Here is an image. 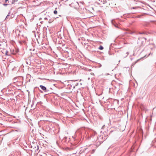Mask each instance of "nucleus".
Instances as JSON below:
<instances>
[{"instance_id":"f257e3e1","label":"nucleus","mask_w":156,"mask_h":156,"mask_svg":"<svg viewBox=\"0 0 156 156\" xmlns=\"http://www.w3.org/2000/svg\"><path fill=\"white\" fill-rule=\"evenodd\" d=\"M14 17V15L13 13H11L10 11L8 15L6 17L5 19L6 20H9L10 19L13 18Z\"/></svg>"},{"instance_id":"f03ea898","label":"nucleus","mask_w":156,"mask_h":156,"mask_svg":"<svg viewBox=\"0 0 156 156\" xmlns=\"http://www.w3.org/2000/svg\"><path fill=\"white\" fill-rule=\"evenodd\" d=\"M40 87L44 92H48L49 91V90H47L45 86L41 85L40 86Z\"/></svg>"},{"instance_id":"7ed1b4c3","label":"nucleus","mask_w":156,"mask_h":156,"mask_svg":"<svg viewBox=\"0 0 156 156\" xmlns=\"http://www.w3.org/2000/svg\"><path fill=\"white\" fill-rule=\"evenodd\" d=\"M54 20V18H51V19H50L49 20V21H48V23H51Z\"/></svg>"},{"instance_id":"20e7f679","label":"nucleus","mask_w":156,"mask_h":156,"mask_svg":"<svg viewBox=\"0 0 156 156\" xmlns=\"http://www.w3.org/2000/svg\"><path fill=\"white\" fill-rule=\"evenodd\" d=\"M18 0H12V4H14L15 2H17Z\"/></svg>"},{"instance_id":"39448f33","label":"nucleus","mask_w":156,"mask_h":156,"mask_svg":"<svg viewBox=\"0 0 156 156\" xmlns=\"http://www.w3.org/2000/svg\"><path fill=\"white\" fill-rule=\"evenodd\" d=\"M103 48H103V47L102 46L100 45L98 48L100 50H103Z\"/></svg>"},{"instance_id":"423d86ee","label":"nucleus","mask_w":156,"mask_h":156,"mask_svg":"<svg viewBox=\"0 0 156 156\" xmlns=\"http://www.w3.org/2000/svg\"><path fill=\"white\" fill-rule=\"evenodd\" d=\"M95 150L94 149H93L91 152V153L92 154H93L95 152Z\"/></svg>"},{"instance_id":"0eeeda50","label":"nucleus","mask_w":156,"mask_h":156,"mask_svg":"<svg viewBox=\"0 0 156 156\" xmlns=\"http://www.w3.org/2000/svg\"><path fill=\"white\" fill-rule=\"evenodd\" d=\"M54 13L55 14H57V11L56 10H54Z\"/></svg>"},{"instance_id":"6e6552de","label":"nucleus","mask_w":156,"mask_h":156,"mask_svg":"<svg viewBox=\"0 0 156 156\" xmlns=\"http://www.w3.org/2000/svg\"><path fill=\"white\" fill-rule=\"evenodd\" d=\"M142 16V15H138L137 16H136V18H140L141 16Z\"/></svg>"},{"instance_id":"1a4fd4ad","label":"nucleus","mask_w":156,"mask_h":156,"mask_svg":"<svg viewBox=\"0 0 156 156\" xmlns=\"http://www.w3.org/2000/svg\"><path fill=\"white\" fill-rule=\"evenodd\" d=\"M8 53V51L7 50H6V51H5V55H7Z\"/></svg>"},{"instance_id":"9d476101","label":"nucleus","mask_w":156,"mask_h":156,"mask_svg":"<svg viewBox=\"0 0 156 156\" xmlns=\"http://www.w3.org/2000/svg\"><path fill=\"white\" fill-rule=\"evenodd\" d=\"M3 5L5 6H7L8 5V4H3Z\"/></svg>"},{"instance_id":"9b49d317","label":"nucleus","mask_w":156,"mask_h":156,"mask_svg":"<svg viewBox=\"0 0 156 156\" xmlns=\"http://www.w3.org/2000/svg\"><path fill=\"white\" fill-rule=\"evenodd\" d=\"M90 74H91V75H92V76H94V73H90Z\"/></svg>"},{"instance_id":"f8f14e48","label":"nucleus","mask_w":156,"mask_h":156,"mask_svg":"<svg viewBox=\"0 0 156 156\" xmlns=\"http://www.w3.org/2000/svg\"><path fill=\"white\" fill-rule=\"evenodd\" d=\"M137 8V7H132V9H136V8Z\"/></svg>"},{"instance_id":"ddd939ff","label":"nucleus","mask_w":156,"mask_h":156,"mask_svg":"<svg viewBox=\"0 0 156 156\" xmlns=\"http://www.w3.org/2000/svg\"><path fill=\"white\" fill-rule=\"evenodd\" d=\"M105 127V125H103V126H102V128H101V129H103L104 128V127Z\"/></svg>"},{"instance_id":"4468645a","label":"nucleus","mask_w":156,"mask_h":156,"mask_svg":"<svg viewBox=\"0 0 156 156\" xmlns=\"http://www.w3.org/2000/svg\"><path fill=\"white\" fill-rule=\"evenodd\" d=\"M39 149V147L37 145V148L36 149L37 151Z\"/></svg>"},{"instance_id":"2eb2a0df","label":"nucleus","mask_w":156,"mask_h":156,"mask_svg":"<svg viewBox=\"0 0 156 156\" xmlns=\"http://www.w3.org/2000/svg\"><path fill=\"white\" fill-rule=\"evenodd\" d=\"M108 54L109 55H112V54L110 53V52H108Z\"/></svg>"},{"instance_id":"dca6fc26","label":"nucleus","mask_w":156,"mask_h":156,"mask_svg":"<svg viewBox=\"0 0 156 156\" xmlns=\"http://www.w3.org/2000/svg\"><path fill=\"white\" fill-rule=\"evenodd\" d=\"M102 92L101 93V94H97V93H96V94H97V95L99 96V95H101L102 94Z\"/></svg>"},{"instance_id":"f3484780","label":"nucleus","mask_w":156,"mask_h":156,"mask_svg":"<svg viewBox=\"0 0 156 156\" xmlns=\"http://www.w3.org/2000/svg\"><path fill=\"white\" fill-rule=\"evenodd\" d=\"M99 67H101V64H99Z\"/></svg>"},{"instance_id":"a211bd4d","label":"nucleus","mask_w":156,"mask_h":156,"mask_svg":"<svg viewBox=\"0 0 156 156\" xmlns=\"http://www.w3.org/2000/svg\"><path fill=\"white\" fill-rule=\"evenodd\" d=\"M88 71L89 72H90V71H91V69H88Z\"/></svg>"},{"instance_id":"6ab92c4d","label":"nucleus","mask_w":156,"mask_h":156,"mask_svg":"<svg viewBox=\"0 0 156 156\" xmlns=\"http://www.w3.org/2000/svg\"><path fill=\"white\" fill-rule=\"evenodd\" d=\"M129 53V52H126V54H127L126 56H127V55H128Z\"/></svg>"},{"instance_id":"aec40b11","label":"nucleus","mask_w":156,"mask_h":156,"mask_svg":"<svg viewBox=\"0 0 156 156\" xmlns=\"http://www.w3.org/2000/svg\"><path fill=\"white\" fill-rule=\"evenodd\" d=\"M9 0H5V2H7Z\"/></svg>"},{"instance_id":"412c9836","label":"nucleus","mask_w":156,"mask_h":156,"mask_svg":"<svg viewBox=\"0 0 156 156\" xmlns=\"http://www.w3.org/2000/svg\"><path fill=\"white\" fill-rule=\"evenodd\" d=\"M139 34H143L144 33H140Z\"/></svg>"},{"instance_id":"4be33fe9","label":"nucleus","mask_w":156,"mask_h":156,"mask_svg":"<svg viewBox=\"0 0 156 156\" xmlns=\"http://www.w3.org/2000/svg\"><path fill=\"white\" fill-rule=\"evenodd\" d=\"M44 19H45V20H47V18L46 17H45V18H44Z\"/></svg>"},{"instance_id":"5701e85b","label":"nucleus","mask_w":156,"mask_h":156,"mask_svg":"<svg viewBox=\"0 0 156 156\" xmlns=\"http://www.w3.org/2000/svg\"><path fill=\"white\" fill-rule=\"evenodd\" d=\"M112 131H111L110 132V133H109V134H110L111 133H112Z\"/></svg>"},{"instance_id":"b1692460","label":"nucleus","mask_w":156,"mask_h":156,"mask_svg":"<svg viewBox=\"0 0 156 156\" xmlns=\"http://www.w3.org/2000/svg\"><path fill=\"white\" fill-rule=\"evenodd\" d=\"M58 18V17H56L55 19H56V18Z\"/></svg>"},{"instance_id":"393cba45","label":"nucleus","mask_w":156,"mask_h":156,"mask_svg":"<svg viewBox=\"0 0 156 156\" xmlns=\"http://www.w3.org/2000/svg\"><path fill=\"white\" fill-rule=\"evenodd\" d=\"M120 60H119V62H120Z\"/></svg>"},{"instance_id":"a878e982","label":"nucleus","mask_w":156,"mask_h":156,"mask_svg":"<svg viewBox=\"0 0 156 156\" xmlns=\"http://www.w3.org/2000/svg\"><path fill=\"white\" fill-rule=\"evenodd\" d=\"M43 92L42 91H41V92Z\"/></svg>"},{"instance_id":"bb28decb","label":"nucleus","mask_w":156,"mask_h":156,"mask_svg":"<svg viewBox=\"0 0 156 156\" xmlns=\"http://www.w3.org/2000/svg\"><path fill=\"white\" fill-rule=\"evenodd\" d=\"M89 156H91L90 155Z\"/></svg>"}]
</instances>
